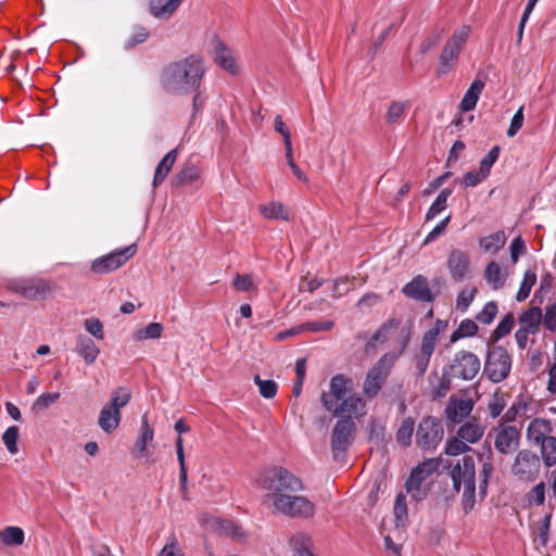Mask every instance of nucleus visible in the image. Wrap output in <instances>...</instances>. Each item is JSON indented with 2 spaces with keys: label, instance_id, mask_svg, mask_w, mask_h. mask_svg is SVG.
Wrapping results in <instances>:
<instances>
[{
  "label": "nucleus",
  "instance_id": "obj_36",
  "mask_svg": "<svg viewBox=\"0 0 556 556\" xmlns=\"http://www.w3.org/2000/svg\"><path fill=\"white\" fill-rule=\"evenodd\" d=\"M0 539L8 546H20L24 543L25 534L22 528L10 526L0 531Z\"/></svg>",
  "mask_w": 556,
  "mask_h": 556
},
{
  "label": "nucleus",
  "instance_id": "obj_27",
  "mask_svg": "<svg viewBox=\"0 0 556 556\" xmlns=\"http://www.w3.org/2000/svg\"><path fill=\"white\" fill-rule=\"evenodd\" d=\"M154 438V430L149 425L148 417L144 414L141 418L140 434L135 443L132 454L136 458H141L147 455V445Z\"/></svg>",
  "mask_w": 556,
  "mask_h": 556
},
{
  "label": "nucleus",
  "instance_id": "obj_24",
  "mask_svg": "<svg viewBox=\"0 0 556 556\" xmlns=\"http://www.w3.org/2000/svg\"><path fill=\"white\" fill-rule=\"evenodd\" d=\"M403 293L417 301L430 302L432 294L426 277L418 275L403 288Z\"/></svg>",
  "mask_w": 556,
  "mask_h": 556
},
{
  "label": "nucleus",
  "instance_id": "obj_44",
  "mask_svg": "<svg viewBox=\"0 0 556 556\" xmlns=\"http://www.w3.org/2000/svg\"><path fill=\"white\" fill-rule=\"evenodd\" d=\"M535 282L536 274L533 270H527L523 275L520 288L516 294V300L518 302L525 301L529 296L531 289L535 285Z\"/></svg>",
  "mask_w": 556,
  "mask_h": 556
},
{
  "label": "nucleus",
  "instance_id": "obj_20",
  "mask_svg": "<svg viewBox=\"0 0 556 556\" xmlns=\"http://www.w3.org/2000/svg\"><path fill=\"white\" fill-rule=\"evenodd\" d=\"M447 268L454 280H465L470 273L469 254L460 249H453L447 257Z\"/></svg>",
  "mask_w": 556,
  "mask_h": 556
},
{
  "label": "nucleus",
  "instance_id": "obj_39",
  "mask_svg": "<svg viewBox=\"0 0 556 556\" xmlns=\"http://www.w3.org/2000/svg\"><path fill=\"white\" fill-rule=\"evenodd\" d=\"M478 325L471 319H464L457 329L451 334L450 342L455 343L463 338L473 337L478 332Z\"/></svg>",
  "mask_w": 556,
  "mask_h": 556
},
{
  "label": "nucleus",
  "instance_id": "obj_64",
  "mask_svg": "<svg viewBox=\"0 0 556 556\" xmlns=\"http://www.w3.org/2000/svg\"><path fill=\"white\" fill-rule=\"evenodd\" d=\"M542 321L548 330L553 331L556 329V303L546 306Z\"/></svg>",
  "mask_w": 556,
  "mask_h": 556
},
{
  "label": "nucleus",
  "instance_id": "obj_40",
  "mask_svg": "<svg viewBox=\"0 0 556 556\" xmlns=\"http://www.w3.org/2000/svg\"><path fill=\"white\" fill-rule=\"evenodd\" d=\"M484 278L494 290L502 288L505 281V277L502 275V269L496 262L488 264L484 270Z\"/></svg>",
  "mask_w": 556,
  "mask_h": 556
},
{
  "label": "nucleus",
  "instance_id": "obj_37",
  "mask_svg": "<svg viewBox=\"0 0 556 556\" xmlns=\"http://www.w3.org/2000/svg\"><path fill=\"white\" fill-rule=\"evenodd\" d=\"M452 194V189L445 188L443 189L439 195L435 198L428 212L426 213V222H430L435 218L442 211H444L447 206V199Z\"/></svg>",
  "mask_w": 556,
  "mask_h": 556
},
{
  "label": "nucleus",
  "instance_id": "obj_17",
  "mask_svg": "<svg viewBox=\"0 0 556 556\" xmlns=\"http://www.w3.org/2000/svg\"><path fill=\"white\" fill-rule=\"evenodd\" d=\"M10 289L28 300L45 299L52 290L50 282L41 278H27L13 281Z\"/></svg>",
  "mask_w": 556,
  "mask_h": 556
},
{
  "label": "nucleus",
  "instance_id": "obj_5",
  "mask_svg": "<svg viewBox=\"0 0 556 556\" xmlns=\"http://www.w3.org/2000/svg\"><path fill=\"white\" fill-rule=\"evenodd\" d=\"M130 399L131 392L125 387L111 392L110 401L101 408L98 419V425L103 432L112 433L118 428L122 420L121 409L129 403Z\"/></svg>",
  "mask_w": 556,
  "mask_h": 556
},
{
  "label": "nucleus",
  "instance_id": "obj_56",
  "mask_svg": "<svg viewBox=\"0 0 556 556\" xmlns=\"http://www.w3.org/2000/svg\"><path fill=\"white\" fill-rule=\"evenodd\" d=\"M486 178L488 176L482 170H471L464 175L462 185L466 188L476 187Z\"/></svg>",
  "mask_w": 556,
  "mask_h": 556
},
{
  "label": "nucleus",
  "instance_id": "obj_49",
  "mask_svg": "<svg viewBox=\"0 0 556 556\" xmlns=\"http://www.w3.org/2000/svg\"><path fill=\"white\" fill-rule=\"evenodd\" d=\"M59 397H60V393L59 392L42 393L33 403L31 410L34 413H40V412L47 409L52 404H54L59 400Z\"/></svg>",
  "mask_w": 556,
  "mask_h": 556
},
{
  "label": "nucleus",
  "instance_id": "obj_9",
  "mask_svg": "<svg viewBox=\"0 0 556 556\" xmlns=\"http://www.w3.org/2000/svg\"><path fill=\"white\" fill-rule=\"evenodd\" d=\"M268 508L274 514H281L291 518H311L315 514V505L305 496L289 493L277 498Z\"/></svg>",
  "mask_w": 556,
  "mask_h": 556
},
{
  "label": "nucleus",
  "instance_id": "obj_35",
  "mask_svg": "<svg viewBox=\"0 0 556 556\" xmlns=\"http://www.w3.org/2000/svg\"><path fill=\"white\" fill-rule=\"evenodd\" d=\"M176 450H177V459L179 463V484H180V491L184 498H187V483H188V473H187V467L185 463V453H184V445H182V439L179 435L176 441Z\"/></svg>",
  "mask_w": 556,
  "mask_h": 556
},
{
  "label": "nucleus",
  "instance_id": "obj_6",
  "mask_svg": "<svg viewBox=\"0 0 556 556\" xmlns=\"http://www.w3.org/2000/svg\"><path fill=\"white\" fill-rule=\"evenodd\" d=\"M511 355L502 345L489 348L483 372L494 383L505 380L511 370Z\"/></svg>",
  "mask_w": 556,
  "mask_h": 556
},
{
  "label": "nucleus",
  "instance_id": "obj_2",
  "mask_svg": "<svg viewBox=\"0 0 556 556\" xmlns=\"http://www.w3.org/2000/svg\"><path fill=\"white\" fill-rule=\"evenodd\" d=\"M257 484L264 491L263 503L267 507L278 501L277 498L303 490L301 480L282 467H274L262 472Z\"/></svg>",
  "mask_w": 556,
  "mask_h": 556
},
{
  "label": "nucleus",
  "instance_id": "obj_1",
  "mask_svg": "<svg viewBox=\"0 0 556 556\" xmlns=\"http://www.w3.org/2000/svg\"><path fill=\"white\" fill-rule=\"evenodd\" d=\"M206 72L205 60L199 54H190L165 65L160 75V85L168 94L188 96L201 88Z\"/></svg>",
  "mask_w": 556,
  "mask_h": 556
},
{
  "label": "nucleus",
  "instance_id": "obj_53",
  "mask_svg": "<svg viewBox=\"0 0 556 556\" xmlns=\"http://www.w3.org/2000/svg\"><path fill=\"white\" fill-rule=\"evenodd\" d=\"M527 500L530 505H543L545 501V483L540 482L534 485L527 494Z\"/></svg>",
  "mask_w": 556,
  "mask_h": 556
},
{
  "label": "nucleus",
  "instance_id": "obj_34",
  "mask_svg": "<svg viewBox=\"0 0 556 556\" xmlns=\"http://www.w3.org/2000/svg\"><path fill=\"white\" fill-rule=\"evenodd\" d=\"M508 395L497 389L488 401L486 410L492 419L500 417L507 406Z\"/></svg>",
  "mask_w": 556,
  "mask_h": 556
},
{
  "label": "nucleus",
  "instance_id": "obj_10",
  "mask_svg": "<svg viewBox=\"0 0 556 556\" xmlns=\"http://www.w3.org/2000/svg\"><path fill=\"white\" fill-rule=\"evenodd\" d=\"M445 327L446 323L438 319L434 326L424 333L420 349L413 358L414 367L419 376H424L427 371L431 356L437 346L439 336Z\"/></svg>",
  "mask_w": 556,
  "mask_h": 556
},
{
  "label": "nucleus",
  "instance_id": "obj_29",
  "mask_svg": "<svg viewBox=\"0 0 556 556\" xmlns=\"http://www.w3.org/2000/svg\"><path fill=\"white\" fill-rule=\"evenodd\" d=\"M178 151L177 149L170 150L165 156L161 160L159 165L155 168L154 177L152 186L155 189L160 186L167 177L168 173L173 168L176 160H177Z\"/></svg>",
  "mask_w": 556,
  "mask_h": 556
},
{
  "label": "nucleus",
  "instance_id": "obj_54",
  "mask_svg": "<svg viewBox=\"0 0 556 556\" xmlns=\"http://www.w3.org/2000/svg\"><path fill=\"white\" fill-rule=\"evenodd\" d=\"M289 543H290V546L294 554L300 551L312 547L311 538L307 534L302 533V532H299V533H295L294 535H292Z\"/></svg>",
  "mask_w": 556,
  "mask_h": 556
},
{
  "label": "nucleus",
  "instance_id": "obj_28",
  "mask_svg": "<svg viewBox=\"0 0 556 556\" xmlns=\"http://www.w3.org/2000/svg\"><path fill=\"white\" fill-rule=\"evenodd\" d=\"M483 434L484 427L477 419L466 421L457 430V435L468 445L477 443Z\"/></svg>",
  "mask_w": 556,
  "mask_h": 556
},
{
  "label": "nucleus",
  "instance_id": "obj_19",
  "mask_svg": "<svg viewBox=\"0 0 556 556\" xmlns=\"http://www.w3.org/2000/svg\"><path fill=\"white\" fill-rule=\"evenodd\" d=\"M201 522L211 531L218 535H225L237 541L245 539V533L241 526L232 520H227L218 517H204Z\"/></svg>",
  "mask_w": 556,
  "mask_h": 556
},
{
  "label": "nucleus",
  "instance_id": "obj_3",
  "mask_svg": "<svg viewBox=\"0 0 556 556\" xmlns=\"http://www.w3.org/2000/svg\"><path fill=\"white\" fill-rule=\"evenodd\" d=\"M453 488L459 492L463 488V505L465 511L472 509L476 497V469L471 456H464L451 469Z\"/></svg>",
  "mask_w": 556,
  "mask_h": 556
},
{
  "label": "nucleus",
  "instance_id": "obj_16",
  "mask_svg": "<svg viewBox=\"0 0 556 556\" xmlns=\"http://www.w3.org/2000/svg\"><path fill=\"white\" fill-rule=\"evenodd\" d=\"M480 368L479 357L465 350L455 353L451 364L452 374L463 380H472L479 374Z\"/></svg>",
  "mask_w": 556,
  "mask_h": 556
},
{
  "label": "nucleus",
  "instance_id": "obj_33",
  "mask_svg": "<svg viewBox=\"0 0 556 556\" xmlns=\"http://www.w3.org/2000/svg\"><path fill=\"white\" fill-rule=\"evenodd\" d=\"M258 211L263 217L268 219H290V212L281 202L273 201L267 204H261Z\"/></svg>",
  "mask_w": 556,
  "mask_h": 556
},
{
  "label": "nucleus",
  "instance_id": "obj_18",
  "mask_svg": "<svg viewBox=\"0 0 556 556\" xmlns=\"http://www.w3.org/2000/svg\"><path fill=\"white\" fill-rule=\"evenodd\" d=\"M212 59L215 64L230 75H238L240 73V64L233 51L227 47L223 41L216 39L212 51Z\"/></svg>",
  "mask_w": 556,
  "mask_h": 556
},
{
  "label": "nucleus",
  "instance_id": "obj_22",
  "mask_svg": "<svg viewBox=\"0 0 556 556\" xmlns=\"http://www.w3.org/2000/svg\"><path fill=\"white\" fill-rule=\"evenodd\" d=\"M333 416L351 417V415L363 416L366 414L365 401L356 394L349 395L330 410Z\"/></svg>",
  "mask_w": 556,
  "mask_h": 556
},
{
  "label": "nucleus",
  "instance_id": "obj_8",
  "mask_svg": "<svg viewBox=\"0 0 556 556\" xmlns=\"http://www.w3.org/2000/svg\"><path fill=\"white\" fill-rule=\"evenodd\" d=\"M397 358V354L387 353L369 369L363 386V391L368 397H375L379 393Z\"/></svg>",
  "mask_w": 556,
  "mask_h": 556
},
{
  "label": "nucleus",
  "instance_id": "obj_48",
  "mask_svg": "<svg viewBox=\"0 0 556 556\" xmlns=\"http://www.w3.org/2000/svg\"><path fill=\"white\" fill-rule=\"evenodd\" d=\"M254 382L258 387L260 394L265 399H273L277 394L278 386L274 380H265L260 375L254 376Z\"/></svg>",
  "mask_w": 556,
  "mask_h": 556
},
{
  "label": "nucleus",
  "instance_id": "obj_46",
  "mask_svg": "<svg viewBox=\"0 0 556 556\" xmlns=\"http://www.w3.org/2000/svg\"><path fill=\"white\" fill-rule=\"evenodd\" d=\"M470 446L458 435L448 439L445 444V453L450 456H458L469 452Z\"/></svg>",
  "mask_w": 556,
  "mask_h": 556
},
{
  "label": "nucleus",
  "instance_id": "obj_26",
  "mask_svg": "<svg viewBox=\"0 0 556 556\" xmlns=\"http://www.w3.org/2000/svg\"><path fill=\"white\" fill-rule=\"evenodd\" d=\"M75 351L88 365L93 364L100 354V349L97 346L94 341L85 334H79L77 337Z\"/></svg>",
  "mask_w": 556,
  "mask_h": 556
},
{
  "label": "nucleus",
  "instance_id": "obj_4",
  "mask_svg": "<svg viewBox=\"0 0 556 556\" xmlns=\"http://www.w3.org/2000/svg\"><path fill=\"white\" fill-rule=\"evenodd\" d=\"M469 35L470 27L464 25L456 29L447 39L440 53L438 66L435 68L438 77L445 76L455 68Z\"/></svg>",
  "mask_w": 556,
  "mask_h": 556
},
{
  "label": "nucleus",
  "instance_id": "obj_57",
  "mask_svg": "<svg viewBox=\"0 0 556 556\" xmlns=\"http://www.w3.org/2000/svg\"><path fill=\"white\" fill-rule=\"evenodd\" d=\"M85 329L93 336L96 339L102 340L103 334V325L97 318H87L84 323Z\"/></svg>",
  "mask_w": 556,
  "mask_h": 556
},
{
  "label": "nucleus",
  "instance_id": "obj_15",
  "mask_svg": "<svg viewBox=\"0 0 556 556\" xmlns=\"http://www.w3.org/2000/svg\"><path fill=\"white\" fill-rule=\"evenodd\" d=\"M443 437L442 425L434 418L422 419L417 428L416 443L422 451L434 450Z\"/></svg>",
  "mask_w": 556,
  "mask_h": 556
},
{
  "label": "nucleus",
  "instance_id": "obj_14",
  "mask_svg": "<svg viewBox=\"0 0 556 556\" xmlns=\"http://www.w3.org/2000/svg\"><path fill=\"white\" fill-rule=\"evenodd\" d=\"M136 252V244L116 249L106 255L96 258L91 264V270L99 275L116 270L123 266L132 255H135Z\"/></svg>",
  "mask_w": 556,
  "mask_h": 556
},
{
  "label": "nucleus",
  "instance_id": "obj_31",
  "mask_svg": "<svg viewBox=\"0 0 556 556\" xmlns=\"http://www.w3.org/2000/svg\"><path fill=\"white\" fill-rule=\"evenodd\" d=\"M484 88V83L480 79H475L469 88L467 89L462 102H460V109L464 112L472 111L482 93V90Z\"/></svg>",
  "mask_w": 556,
  "mask_h": 556
},
{
  "label": "nucleus",
  "instance_id": "obj_42",
  "mask_svg": "<svg viewBox=\"0 0 556 556\" xmlns=\"http://www.w3.org/2000/svg\"><path fill=\"white\" fill-rule=\"evenodd\" d=\"M414 419L410 417H406L402 420L397 431H396V441L403 445L408 446L412 443V437L414 432Z\"/></svg>",
  "mask_w": 556,
  "mask_h": 556
},
{
  "label": "nucleus",
  "instance_id": "obj_11",
  "mask_svg": "<svg viewBox=\"0 0 556 556\" xmlns=\"http://www.w3.org/2000/svg\"><path fill=\"white\" fill-rule=\"evenodd\" d=\"M355 422L351 417H341L334 425L331 433V452L334 459L345 454L353 443Z\"/></svg>",
  "mask_w": 556,
  "mask_h": 556
},
{
  "label": "nucleus",
  "instance_id": "obj_7",
  "mask_svg": "<svg viewBox=\"0 0 556 556\" xmlns=\"http://www.w3.org/2000/svg\"><path fill=\"white\" fill-rule=\"evenodd\" d=\"M440 466V462L437 458H428L422 463L418 464L410 472L405 483L406 493L412 496L413 500L420 502L426 498L428 494V486L426 480Z\"/></svg>",
  "mask_w": 556,
  "mask_h": 556
},
{
  "label": "nucleus",
  "instance_id": "obj_23",
  "mask_svg": "<svg viewBox=\"0 0 556 556\" xmlns=\"http://www.w3.org/2000/svg\"><path fill=\"white\" fill-rule=\"evenodd\" d=\"M472 409L473 402L471 399L451 397L445 408V415L450 421L459 424L471 414Z\"/></svg>",
  "mask_w": 556,
  "mask_h": 556
},
{
  "label": "nucleus",
  "instance_id": "obj_25",
  "mask_svg": "<svg viewBox=\"0 0 556 556\" xmlns=\"http://www.w3.org/2000/svg\"><path fill=\"white\" fill-rule=\"evenodd\" d=\"M182 0H149V11L157 20L167 21L181 5Z\"/></svg>",
  "mask_w": 556,
  "mask_h": 556
},
{
  "label": "nucleus",
  "instance_id": "obj_38",
  "mask_svg": "<svg viewBox=\"0 0 556 556\" xmlns=\"http://www.w3.org/2000/svg\"><path fill=\"white\" fill-rule=\"evenodd\" d=\"M505 242L506 237L503 231H497L490 236L483 237L479 241L481 249L490 253H496L500 251L505 245Z\"/></svg>",
  "mask_w": 556,
  "mask_h": 556
},
{
  "label": "nucleus",
  "instance_id": "obj_63",
  "mask_svg": "<svg viewBox=\"0 0 556 556\" xmlns=\"http://www.w3.org/2000/svg\"><path fill=\"white\" fill-rule=\"evenodd\" d=\"M394 515L397 520H404L407 517L406 496L404 493H399L394 503Z\"/></svg>",
  "mask_w": 556,
  "mask_h": 556
},
{
  "label": "nucleus",
  "instance_id": "obj_50",
  "mask_svg": "<svg viewBox=\"0 0 556 556\" xmlns=\"http://www.w3.org/2000/svg\"><path fill=\"white\" fill-rule=\"evenodd\" d=\"M18 428L16 426L9 427L2 434V441L8 452L12 455L18 452L17 447Z\"/></svg>",
  "mask_w": 556,
  "mask_h": 556
},
{
  "label": "nucleus",
  "instance_id": "obj_45",
  "mask_svg": "<svg viewBox=\"0 0 556 556\" xmlns=\"http://www.w3.org/2000/svg\"><path fill=\"white\" fill-rule=\"evenodd\" d=\"M199 169L195 165L187 163L177 174L176 179L179 185H191L199 179Z\"/></svg>",
  "mask_w": 556,
  "mask_h": 556
},
{
  "label": "nucleus",
  "instance_id": "obj_61",
  "mask_svg": "<svg viewBox=\"0 0 556 556\" xmlns=\"http://www.w3.org/2000/svg\"><path fill=\"white\" fill-rule=\"evenodd\" d=\"M150 36L149 30L143 26H136L134 33L128 39L127 46L134 47L136 45L144 42Z\"/></svg>",
  "mask_w": 556,
  "mask_h": 556
},
{
  "label": "nucleus",
  "instance_id": "obj_43",
  "mask_svg": "<svg viewBox=\"0 0 556 556\" xmlns=\"http://www.w3.org/2000/svg\"><path fill=\"white\" fill-rule=\"evenodd\" d=\"M527 408L528 405L526 402L521 400L516 401L506 409L498 422L511 425V422H514L518 417H521L527 413Z\"/></svg>",
  "mask_w": 556,
  "mask_h": 556
},
{
  "label": "nucleus",
  "instance_id": "obj_30",
  "mask_svg": "<svg viewBox=\"0 0 556 556\" xmlns=\"http://www.w3.org/2000/svg\"><path fill=\"white\" fill-rule=\"evenodd\" d=\"M542 319V309L539 306H532L520 315L519 324L534 334L540 330V326L543 323Z\"/></svg>",
  "mask_w": 556,
  "mask_h": 556
},
{
  "label": "nucleus",
  "instance_id": "obj_32",
  "mask_svg": "<svg viewBox=\"0 0 556 556\" xmlns=\"http://www.w3.org/2000/svg\"><path fill=\"white\" fill-rule=\"evenodd\" d=\"M410 104L409 101H392L390 102L387 113L386 122L389 125H396L402 123L407 114Z\"/></svg>",
  "mask_w": 556,
  "mask_h": 556
},
{
  "label": "nucleus",
  "instance_id": "obj_58",
  "mask_svg": "<svg viewBox=\"0 0 556 556\" xmlns=\"http://www.w3.org/2000/svg\"><path fill=\"white\" fill-rule=\"evenodd\" d=\"M451 220V216H446L444 219H442L425 238L424 245H427L434 241L439 236L443 235L446 230V227Z\"/></svg>",
  "mask_w": 556,
  "mask_h": 556
},
{
  "label": "nucleus",
  "instance_id": "obj_41",
  "mask_svg": "<svg viewBox=\"0 0 556 556\" xmlns=\"http://www.w3.org/2000/svg\"><path fill=\"white\" fill-rule=\"evenodd\" d=\"M164 327L160 323H150L146 328L134 332L132 337L136 341H144L149 339H159L162 337Z\"/></svg>",
  "mask_w": 556,
  "mask_h": 556
},
{
  "label": "nucleus",
  "instance_id": "obj_47",
  "mask_svg": "<svg viewBox=\"0 0 556 556\" xmlns=\"http://www.w3.org/2000/svg\"><path fill=\"white\" fill-rule=\"evenodd\" d=\"M477 288H464L457 295L456 309L465 313L476 298Z\"/></svg>",
  "mask_w": 556,
  "mask_h": 556
},
{
  "label": "nucleus",
  "instance_id": "obj_59",
  "mask_svg": "<svg viewBox=\"0 0 556 556\" xmlns=\"http://www.w3.org/2000/svg\"><path fill=\"white\" fill-rule=\"evenodd\" d=\"M304 331H312V332H323V331H329L333 327L332 320H324V321H307L302 324Z\"/></svg>",
  "mask_w": 556,
  "mask_h": 556
},
{
  "label": "nucleus",
  "instance_id": "obj_21",
  "mask_svg": "<svg viewBox=\"0 0 556 556\" xmlns=\"http://www.w3.org/2000/svg\"><path fill=\"white\" fill-rule=\"evenodd\" d=\"M349 383H351V380L341 374L331 378L329 392H324L320 397L321 403L327 410H332L337 405L336 402L344 399Z\"/></svg>",
  "mask_w": 556,
  "mask_h": 556
},
{
  "label": "nucleus",
  "instance_id": "obj_13",
  "mask_svg": "<svg viewBox=\"0 0 556 556\" xmlns=\"http://www.w3.org/2000/svg\"><path fill=\"white\" fill-rule=\"evenodd\" d=\"M494 438V447L502 455L514 453L520 444V428L506 422H498L489 434Z\"/></svg>",
  "mask_w": 556,
  "mask_h": 556
},
{
  "label": "nucleus",
  "instance_id": "obj_12",
  "mask_svg": "<svg viewBox=\"0 0 556 556\" xmlns=\"http://www.w3.org/2000/svg\"><path fill=\"white\" fill-rule=\"evenodd\" d=\"M542 458L530 450H521L517 453L511 473L520 481H533L538 478L541 470Z\"/></svg>",
  "mask_w": 556,
  "mask_h": 556
},
{
  "label": "nucleus",
  "instance_id": "obj_51",
  "mask_svg": "<svg viewBox=\"0 0 556 556\" xmlns=\"http://www.w3.org/2000/svg\"><path fill=\"white\" fill-rule=\"evenodd\" d=\"M496 314H497V304L495 302L491 301V302H488L483 306L481 312H479L477 314L476 319L481 324L490 325L494 320Z\"/></svg>",
  "mask_w": 556,
  "mask_h": 556
},
{
  "label": "nucleus",
  "instance_id": "obj_55",
  "mask_svg": "<svg viewBox=\"0 0 556 556\" xmlns=\"http://www.w3.org/2000/svg\"><path fill=\"white\" fill-rule=\"evenodd\" d=\"M500 155V147H493L490 152L481 160L479 169L482 170L486 176L490 175L491 167L497 161Z\"/></svg>",
  "mask_w": 556,
  "mask_h": 556
},
{
  "label": "nucleus",
  "instance_id": "obj_52",
  "mask_svg": "<svg viewBox=\"0 0 556 556\" xmlns=\"http://www.w3.org/2000/svg\"><path fill=\"white\" fill-rule=\"evenodd\" d=\"M551 515H546L541 521H539L535 526L534 534L535 540H538L543 546L546 545L548 541V531L551 526Z\"/></svg>",
  "mask_w": 556,
  "mask_h": 556
},
{
  "label": "nucleus",
  "instance_id": "obj_60",
  "mask_svg": "<svg viewBox=\"0 0 556 556\" xmlns=\"http://www.w3.org/2000/svg\"><path fill=\"white\" fill-rule=\"evenodd\" d=\"M514 327V318L511 315H506L497 325L495 328L493 334L496 337V339H500L502 337H505L508 334Z\"/></svg>",
  "mask_w": 556,
  "mask_h": 556
},
{
  "label": "nucleus",
  "instance_id": "obj_62",
  "mask_svg": "<svg viewBox=\"0 0 556 556\" xmlns=\"http://www.w3.org/2000/svg\"><path fill=\"white\" fill-rule=\"evenodd\" d=\"M157 556H185L184 552L176 541L175 538H172L161 549Z\"/></svg>",
  "mask_w": 556,
  "mask_h": 556
}]
</instances>
